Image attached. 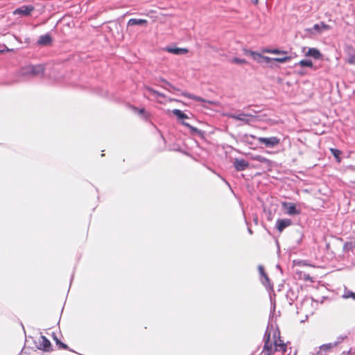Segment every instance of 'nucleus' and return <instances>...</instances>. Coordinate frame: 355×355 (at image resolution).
Masks as SVG:
<instances>
[{
    "mask_svg": "<svg viewBox=\"0 0 355 355\" xmlns=\"http://www.w3.org/2000/svg\"><path fill=\"white\" fill-rule=\"evenodd\" d=\"M44 70L45 68L43 64H28L20 69L19 74L25 78H34L43 76Z\"/></svg>",
    "mask_w": 355,
    "mask_h": 355,
    "instance_id": "obj_1",
    "label": "nucleus"
},
{
    "mask_svg": "<svg viewBox=\"0 0 355 355\" xmlns=\"http://www.w3.org/2000/svg\"><path fill=\"white\" fill-rule=\"evenodd\" d=\"M331 29V26L323 21H321L318 24H315L313 27L306 28L305 31L311 35L315 34H321L324 31H329Z\"/></svg>",
    "mask_w": 355,
    "mask_h": 355,
    "instance_id": "obj_2",
    "label": "nucleus"
},
{
    "mask_svg": "<svg viewBox=\"0 0 355 355\" xmlns=\"http://www.w3.org/2000/svg\"><path fill=\"white\" fill-rule=\"evenodd\" d=\"M227 116L229 118L243 121L245 123H250L253 119H255L254 114L252 113L229 114Z\"/></svg>",
    "mask_w": 355,
    "mask_h": 355,
    "instance_id": "obj_3",
    "label": "nucleus"
},
{
    "mask_svg": "<svg viewBox=\"0 0 355 355\" xmlns=\"http://www.w3.org/2000/svg\"><path fill=\"white\" fill-rule=\"evenodd\" d=\"M259 144L264 145L268 148H273L279 144L280 139L277 137H258Z\"/></svg>",
    "mask_w": 355,
    "mask_h": 355,
    "instance_id": "obj_4",
    "label": "nucleus"
},
{
    "mask_svg": "<svg viewBox=\"0 0 355 355\" xmlns=\"http://www.w3.org/2000/svg\"><path fill=\"white\" fill-rule=\"evenodd\" d=\"M36 347L37 349H42L44 352H51L53 350L50 340L43 335L40 336L39 343L36 345Z\"/></svg>",
    "mask_w": 355,
    "mask_h": 355,
    "instance_id": "obj_5",
    "label": "nucleus"
},
{
    "mask_svg": "<svg viewBox=\"0 0 355 355\" xmlns=\"http://www.w3.org/2000/svg\"><path fill=\"white\" fill-rule=\"evenodd\" d=\"M232 164L236 171H243L249 167V162L244 159L234 158Z\"/></svg>",
    "mask_w": 355,
    "mask_h": 355,
    "instance_id": "obj_6",
    "label": "nucleus"
},
{
    "mask_svg": "<svg viewBox=\"0 0 355 355\" xmlns=\"http://www.w3.org/2000/svg\"><path fill=\"white\" fill-rule=\"evenodd\" d=\"M282 207L287 209L286 213L291 216L297 215L301 212V209L297 208L293 202H282Z\"/></svg>",
    "mask_w": 355,
    "mask_h": 355,
    "instance_id": "obj_7",
    "label": "nucleus"
},
{
    "mask_svg": "<svg viewBox=\"0 0 355 355\" xmlns=\"http://www.w3.org/2000/svg\"><path fill=\"white\" fill-rule=\"evenodd\" d=\"M258 270H259V275L261 276V283L263 284V286L266 288H272V286L270 284V279H269L268 275L266 274V272H265L264 268L262 265L258 266Z\"/></svg>",
    "mask_w": 355,
    "mask_h": 355,
    "instance_id": "obj_8",
    "label": "nucleus"
},
{
    "mask_svg": "<svg viewBox=\"0 0 355 355\" xmlns=\"http://www.w3.org/2000/svg\"><path fill=\"white\" fill-rule=\"evenodd\" d=\"M33 10L34 7L32 5H26L16 8L13 13L14 15H19L21 16H28Z\"/></svg>",
    "mask_w": 355,
    "mask_h": 355,
    "instance_id": "obj_9",
    "label": "nucleus"
},
{
    "mask_svg": "<svg viewBox=\"0 0 355 355\" xmlns=\"http://www.w3.org/2000/svg\"><path fill=\"white\" fill-rule=\"evenodd\" d=\"M258 137L248 134H244L241 137V141L250 146L251 148H254L256 144L255 141L257 140Z\"/></svg>",
    "mask_w": 355,
    "mask_h": 355,
    "instance_id": "obj_10",
    "label": "nucleus"
},
{
    "mask_svg": "<svg viewBox=\"0 0 355 355\" xmlns=\"http://www.w3.org/2000/svg\"><path fill=\"white\" fill-rule=\"evenodd\" d=\"M336 347V343H329L323 344L319 347V350L316 352V355H327Z\"/></svg>",
    "mask_w": 355,
    "mask_h": 355,
    "instance_id": "obj_11",
    "label": "nucleus"
},
{
    "mask_svg": "<svg viewBox=\"0 0 355 355\" xmlns=\"http://www.w3.org/2000/svg\"><path fill=\"white\" fill-rule=\"evenodd\" d=\"M157 82L163 83V85L156 83L157 86H159L162 88L171 92L172 91H179L180 89H177L174 85H173L171 83L167 81L166 79L159 77L157 79Z\"/></svg>",
    "mask_w": 355,
    "mask_h": 355,
    "instance_id": "obj_12",
    "label": "nucleus"
},
{
    "mask_svg": "<svg viewBox=\"0 0 355 355\" xmlns=\"http://www.w3.org/2000/svg\"><path fill=\"white\" fill-rule=\"evenodd\" d=\"M164 51L174 55H184L189 52L186 48H180L177 46H166Z\"/></svg>",
    "mask_w": 355,
    "mask_h": 355,
    "instance_id": "obj_13",
    "label": "nucleus"
},
{
    "mask_svg": "<svg viewBox=\"0 0 355 355\" xmlns=\"http://www.w3.org/2000/svg\"><path fill=\"white\" fill-rule=\"evenodd\" d=\"M292 224V220L288 218H279L276 222V228L279 232H282L284 231L285 228L290 226Z\"/></svg>",
    "mask_w": 355,
    "mask_h": 355,
    "instance_id": "obj_14",
    "label": "nucleus"
},
{
    "mask_svg": "<svg viewBox=\"0 0 355 355\" xmlns=\"http://www.w3.org/2000/svg\"><path fill=\"white\" fill-rule=\"evenodd\" d=\"M148 24V21L144 19H135L132 18L130 19L127 23V27L133 26H140L142 27H147Z\"/></svg>",
    "mask_w": 355,
    "mask_h": 355,
    "instance_id": "obj_15",
    "label": "nucleus"
},
{
    "mask_svg": "<svg viewBox=\"0 0 355 355\" xmlns=\"http://www.w3.org/2000/svg\"><path fill=\"white\" fill-rule=\"evenodd\" d=\"M298 293L299 289L297 288L296 289H294L293 288H291L288 289L286 292V299L289 301V304L291 305L294 302L295 300H296L298 297Z\"/></svg>",
    "mask_w": 355,
    "mask_h": 355,
    "instance_id": "obj_16",
    "label": "nucleus"
},
{
    "mask_svg": "<svg viewBox=\"0 0 355 355\" xmlns=\"http://www.w3.org/2000/svg\"><path fill=\"white\" fill-rule=\"evenodd\" d=\"M249 155H250V158L252 160L257 161L261 163L265 164L267 167H270L272 166L271 160L266 158L263 156H261L260 155H252V154H250Z\"/></svg>",
    "mask_w": 355,
    "mask_h": 355,
    "instance_id": "obj_17",
    "label": "nucleus"
},
{
    "mask_svg": "<svg viewBox=\"0 0 355 355\" xmlns=\"http://www.w3.org/2000/svg\"><path fill=\"white\" fill-rule=\"evenodd\" d=\"M52 42L51 36L49 34L41 35L38 39L37 44L40 46H48Z\"/></svg>",
    "mask_w": 355,
    "mask_h": 355,
    "instance_id": "obj_18",
    "label": "nucleus"
},
{
    "mask_svg": "<svg viewBox=\"0 0 355 355\" xmlns=\"http://www.w3.org/2000/svg\"><path fill=\"white\" fill-rule=\"evenodd\" d=\"M305 55L312 57L316 60H319L322 57V54L320 53V51L315 48H309L307 52L305 53Z\"/></svg>",
    "mask_w": 355,
    "mask_h": 355,
    "instance_id": "obj_19",
    "label": "nucleus"
},
{
    "mask_svg": "<svg viewBox=\"0 0 355 355\" xmlns=\"http://www.w3.org/2000/svg\"><path fill=\"white\" fill-rule=\"evenodd\" d=\"M182 124L190 130V132L191 135H198L200 137H202L204 135V131L191 125L189 123L185 121H182Z\"/></svg>",
    "mask_w": 355,
    "mask_h": 355,
    "instance_id": "obj_20",
    "label": "nucleus"
},
{
    "mask_svg": "<svg viewBox=\"0 0 355 355\" xmlns=\"http://www.w3.org/2000/svg\"><path fill=\"white\" fill-rule=\"evenodd\" d=\"M279 340L280 341L279 343H278L277 340L274 341V343H273V345H275L274 351H281L283 354H285L287 351L286 344H285L284 343H283L281 340L280 337H279Z\"/></svg>",
    "mask_w": 355,
    "mask_h": 355,
    "instance_id": "obj_21",
    "label": "nucleus"
},
{
    "mask_svg": "<svg viewBox=\"0 0 355 355\" xmlns=\"http://www.w3.org/2000/svg\"><path fill=\"white\" fill-rule=\"evenodd\" d=\"M145 91L148 92L149 94H153L155 98L161 97V98H165L166 96L153 88L149 87V86H145L144 87Z\"/></svg>",
    "mask_w": 355,
    "mask_h": 355,
    "instance_id": "obj_22",
    "label": "nucleus"
},
{
    "mask_svg": "<svg viewBox=\"0 0 355 355\" xmlns=\"http://www.w3.org/2000/svg\"><path fill=\"white\" fill-rule=\"evenodd\" d=\"M257 59L256 61L258 63L265 62L267 64H268L270 62H272V60H273V58L265 56V55H261V53H259V55H257Z\"/></svg>",
    "mask_w": 355,
    "mask_h": 355,
    "instance_id": "obj_23",
    "label": "nucleus"
},
{
    "mask_svg": "<svg viewBox=\"0 0 355 355\" xmlns=\"http://www.w3.org/2000/svg\"><path fill=\"white\" fill-rule=\"evenodd\" d=\"M172 113L178 118L179 120H184L186 119H189V116L184 113L182 110L178 109H174L172 110Z\"/></svg>",
    "mask_w": 355,
    "mask_h": 355,
    "instance_id": "obj_24",
    "label": "nucleus"
},
{
    "mask_svg": "<svg viewBox=\"0 0 355 355\" xmlns=\"http://www.w3.org/2000/svg\"><path fill=\"white\" fill-rule=\"evenodd\" d=\"M53 338L55 340V344L59 347L60 349H69L68 345L67 344L62 343L60 339H58L55 334H53Z\"/></svg>",
    "mask_w": 355,
    "mask_h": 355,
    "instance_id": "obj_25",
    "label": "nucleus"
},
{
    "mask_svg": "<svg viewBox=\"0 0 355 355\" xmlns=\"http://www.w3.org/2000/svg\"><path fill=\"white\" fill-rule=\"evenodd\" d=\"M263 341H264V349L268 348V344L272 343L270 342V332L268 331V328H267V329L264 334Z\"/></svg>",
    "mask_w": 355,
    "mask_h": 355,
    "instance_id": "obj_26",
    "label": "nucleus"
},
{
    "mask_svg": "<svg viewBox=\"0 0 355 355\" xmlns=\"http://www.w3.org/2000/svg\"><path fill=\"white\" fill-rule=\"evenodd\" d=\"M330 150H331V154L336 159V162H341L340 155H341L342 152L340 150L336 149V148H331Z\"/></svg>",
    "mask_w": 355,
    "mask_h": 355,
    "instance_id": "obj_27",
    "label": "nucleus"
},
{
    "mask_svg": "<svg viewBox=\"0 0 355 355\" xmlns=\"http://www.w3.org/2000/svg\"><path fill=\"white\" fill-rule=\"evenodd\" d=\"M298 64L302 67H313V62L309 59L302 60L298 62Z\"/></svg>",
    "mask_w": 355,
    "mask_h": 355,
    "instance_id": "obj_28",
    "label": "nucleus"
},
{
    "mask_svg": "<svg viewBox=\"0 0 355 355\" xmlns=\"http://www.w3.org/2000/svg\"><path fill=\"white\" fill-rule=\"evenodd\" d=\"M184 96L187 97L189 99L193 100L197 102H205V101L200 96H196L192 94L185 93L183 94Z\"/></svg>",
    "mask_w": 355,
    "mask_h": 355,
    "instance_id": "obj_29",
    "label": "nucleus"
},
{
    "mask_svg": "<svg viewBox=\"0 0 355 355\" xmlns=\"http://www.w3.org/2000/svg\"><path fill=\"white\" fill-rule=\"evenodd\" d=\"M343 297L345 299L352 298L355 300V293L345 288Z\"/></svg>",
    "mask_w": 355,
    "mask_h": 355,
    "instance_id": "obj_30",
    "label": "nucleus"
},
{
    "mask_svg": "<svg viewBox=\"0 0 355 355\" xmlns=\"http://www.w3.org/2000/svg\"><path fill=\"white\" fill-rule=\"evenodd\" d=\"M243 52H244V54H245V55H251V57L252 58V59H253L254 60H255V61H256V60H257V55H259V53H257V52H256V51H252V50L246 49H243Z\"/></svg>",
    "mask_w": 355,
    "mask_h": 355,
    "instance_id": "obj_31",
    "label": "nucleus"
},
{
    "mask_svg": "<svg viewBox=\"0 0 355 355\" xmlns=\"http://www.w3.org/2000/svg\"><path fill=\"white\" fill-rule=\"evenodd\" d=\"M292 59L291 56H284L282 58H273V60H275L277 62L279 63H286L287 62L291 61Z\"/></svg>",
    "mask_w": 355,
    "mask_h": 355,
    "instance_id": "obj_32",
    "label": "nucleus"
},
{
    "mask_svg": "<svg viewBox=\"0 0 355 355\" xmlns=\"http://www.w3.org/2000/svg\"><path fill=\"white\" fill-rule=\"evenodd\" d=\"M296 234H297V238L295 240V243L297 245H300L303 240V238H304V234H303L302 230H297Z\"/></svg>",
    "mask_w": 355,
    "mask_h": 355,
    "instance_id": "obj_33",
    "label": "nucleus"
},
{
    "mask_svg": "<svg viewBox=\"0 0 355 355\" xmlns=\"http://www.w3.org/2000/svg\"><path fill=\"white\" fill-rule=\"evenodd\" d=\"M231 62L233 64H246L247 61L245 59L234 58L232 59Z\"/></svg>",
    "mask_w": 355,
    "mask_h": 355,
    "instance_id": "obj_34",
    "label": "nucleus"
},
{
    "mask_svg": "<svg viewBox=\"0 0 355 355\" xmlns=\"http://www.w3.org/2000/svg\"><path fill=\"white\" fill-rule=\"evenodd\" d=\"M272 343L268 344V348L263 349L266 352V355H273L274 351L272 350Z\"/></svg>",
    "mask_w": 355,
    "mask_h": 355,
    "instance_id": "obj_35",
    "label": "nucleus"
},
{
    "mask_svg": "<svg viewBox=\"0 0 355 355\" xmlns=\"http://www.w3.org/2000/svg\"><path fill=\"white\" fill-rule=\"evenodd\" d=\"M347 336H340L337 338L336 340L333 343H336V346H338L340 343H341L345 338H347Z\"/></svg>",
    "mask_w": 355,
    "mask_h": 355,
    "instance_id": "obj_36",
    "label": "nucleus"
},
{
    "mask_svg": "<svg viewBox=\"0 0 355 355\" xmlns=\"http://www.w3.org/2000/svg\"><path fill=\"white\" fill-rule=\"evenodd\" d=\"M251 107H252V106H248V107L245 108L249 111L247 113H252V114H254L255 118H256L257 117L256 114L258 113L259 111L252 110Z\"/></svg>",
    "mask_w": 355,
    "mask_h": 355,
    "instance_id": "obj_37",
    "label": "nucleus"
},
{
    "mask_svg": "<svg viewBox=\"0 0 355 355\" xmlns=\"http://www.w3.org/2000/svg\"><path fill=\"white\" fill-rule=\"evenodd\" d=\"M272 49L269 47H264L261 49V52L263 53H272Z\"/></svg>",
    "mask_w": 355,
    "mask_h": 355,
    "instance_id": "obj_38",
    "label": "nucleus"
},
{
    "mask_svg": "<svg viewBox=\"0 0 355 355\" xmlns=\"http://www.w3.org/2000/svg\"><path fill=\"white\" fill-rule=\"evenodd\" d=\"M133 110H135V111H137L138 112V114H144L146 113V110L144 108H140V109H138L137 107H133Z\"/></svg>",
    "mask_w": 355,
    "mask_h": 355,
    "instance_id": "obj_39",
    "label": "nucleus"
},
{
    "mask_svg": "<svg viewBox=\"0 0 355 355\" xmlns=\"http://www.w3.org/2000/svg\"><path fill=\"white\" fill-rule=\"evenodd\" d=\"M276 62H277L275 60H272V62H270L268 65L270 68L275 69L278 67V65L276 64Z\"/></svg>",
    "mask_w": 355,
    "mask_h": 355,
    "instance_id": "obj_40",
    "label": "nucleus"
},
{
    "mask_svg": "<svg viewBox=\"0 0 355 355\" xmlns=\"http://www.w3.org/2000/svg\"><path fill=\"white\" fill-rule=\"evenodd\" d=\"M271 54L280 55V49H277V48L272 49V53Z\"/></svg>",
    "mask_w": 355,
    "mask_h": 355,
    "instance_id": "obj_41",
    "label": "nucleus"
},
{
    "mask_svg": "<svg viewBox=\"0 0 355 355\" xmlns=\"http://www.w3.org/2000/svg\"><path fill=\"white\" fill-rule=\"evenodd\" d=\"M355 56H351L349 57V60H348V62L349 64H355Z\"/></svg>",
    "mask_w": 355,
    "mask_h": 355,
    "instance_id": "obj_42",
    "label": "nucleus"
},
{
    "mask_svg": "<svg viewBox=\"0 0 355 355\" xmlns=\"http://www.w3.org/2000/svg\"><path fill=\"white\" fill-rule=\"evenodd\" d=\"M349 248H352V243H345L343 246L344 250L348 249Z\"/></svg>",
    "mask_w": 355,
    "mask_h": 355,
    "instance_id": "obj_43",
    "label": "nucleus"
},
{
    "mask_svg": "<svg viewBox=\"0 0 355 355\" xmlns=\"http://www.w3.org/2000/svg\"><path fill=\"white\" fill-rule=\"evenodd\" d=\"M3 50H4V51H7V52L14 51L13 49H8L6 46H5V49H3Z\"/></svg>",
    "mask_w": 355,
    "mask_h": 355,
    "instance_id": "obj_44",
    "label": "nucleus"
},
{
    "mask_svg": "<svg viewBox=\"0 0 355 355\" xmlns=\"http://www.w3.org/2000/svg\"><path fill=\"white\" fill-rule=\"evenodd\" d=\"M288 51L280 49V55H286Z\"/></svg>",
    "mask_w": 355,
    "mask_h": 355,
    "instance_id": "obj_45",
    "label": "nucleus"
},
{
    "mask_svg": "<svg viewBox=\"0 0 355 355\" xmlns=\"http://www.w3.org/2000/svg\"><path fill=\"white\" fill-rule=\"evenodd\" d=\"M248 232H249L250 234H253V232H252V229L250 227H248Z\"/></svg>",
    "mask_w": 355,
    "mask_h": 355,
    "instance_id": "obj_46",
    "label": "nucleus"
},
{
    "mask_svg": "<svg viewBox=\"0 0 355 355\" xmlns=\"http://www.w3.org/2000/svg\"><path fill=\"white\" fill-rule=\"evenodd\" d=\"M251 1L254 3V4H257V3H258V0H251Z\"/></svg>",
    "mask_w": 355,
    "mask_h": 355,
    "instance_id": "obj_47",
    "label": "nucleus"
},
{
    "mask_svg": "<svg viewBox=\"0 0 355 355\" xmlns=\"http://www.w3.org/2000/svg\"><path fill=\"white\" fill-rule=\"evenodd\" d=\"M277 269H279V270L282 271V268H281V267H280V266H279V265H277Z\"/></svg>",
    "mask_w": 355,
    "mask_h": 355,
    "instance_id": "obj_48",
    "label": "nucleus"
},
{
    "mask_svg": "<svg viewBox=\"0 0 355 355\" xmlns=\"http://www.w3.org/2000/svg\"><path fill=\"white\" fill-rule=\"evenodd\" d=\"M275 309V304H274L272 308H271V310L272 309L274 311Z\"/></svg>",
    "mask_w": 355,
    "mask_h": 355,
    "instance_id": "obj_49",
    "label": "nucleus"
},
{
    "mask_svg": "<svg viewBox=\"0 0 355 355\" xmlns=\"http://www.w3.org/2000/svg\"><path fill=\"white\" fill-rule=\"evenodd\" d=\"M4 52V50H0V54L3 53Z\"/></svg>",
    "mask_w": 355,
    "mask_h": 355,
    "instance_id": "obj_50",
    "label": "nucleus"
},
{
    "mask_svg": "<svg viewBox=\"0 0 355 355\" xmlns=\"http://www.w3.org/2000/svg\"><path fill=\"white\" fill-rule=\"evenodd\" d=\"M350 352H351V350H349V351L347 352V355H349V354H350Z\"/></svg>",
    "mask_w": 355,
    "mask_h": 355,
    "instance_id": "obj_51",
    "label": "nucleus"
}]
</instances>
